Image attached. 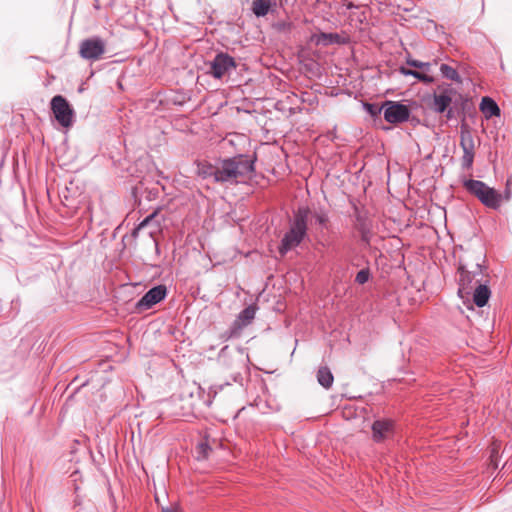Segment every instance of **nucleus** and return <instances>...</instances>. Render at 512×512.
<instances>
[{"instance_id": "1", "label": "nucleus", "mask_w": 512, "mask_h": 512, "mask_svg": "<svg viewBox=\"0 0 512 512\" xmlns=\"http://www.w3.org/2000/svg\"><path fill=\"white\" fill-rule=\"evenodd\" d=\"M254 170V160L244 155L219 159L215 164L206 161L197 163L198 176L203 179L213 177L214 182L221 184L246 182Z\"/></svg>"}, {"instance_id": "2", "label": "nucleus", "mask_w": 512, "mask_h": 512, "mask_svg": "<svg viewBox=\"0 0 512 512\" xmlns=\"http://www.w3.org/2000/svg\"><path fill=\"white\" fill-rule=\"evenodd\" d=\"M311 210L307 206H300L293 213V218L289 222V229L284 234L279 246V253L285 256L290 250L300 245L304 240L308 230V219Z\"/></svg>"}, {"instance_id": "3", "label": "nucleus", "mask_w": 512, "mask_h": 512, "mask_svg": "<svg viewBox=\"0 0 512 512\" xmlns=\"http://www.w3.org/2000/svg\"><path fill=\"white\" fill-rule=\"evenodd\" d=\"M483 271L480 263H476L473 269H468L466 265L459 263L458 267V295L461 299H467L473 289L479 283H482Z\"/></svg>"}, {"instance_id": "4", "label": "nucleus", "mask_w": 512, "mask_h": 512, "mask_svg": "<svg viewBox=\"0 0 512 512\" xmlns=\"http://www.w3.org/2000/svg\"><path fill=\"white\" fill-rule=\"evenodd\" d=\"M465 189L476 196L488 208L498 209L502 202V195L494 188L489 187L480 180L469 179L464 182Z\"/></svg>"}, {"instance_id": "5", "label": "nucleus", "mask_w": 512, "mask_h": 512, "mask_svg": "<svg viewBox=\"0 0 512 512\" xmlns=\"http://www.w3.org/2000/svg\"><path fill=\"white\" fill-rule=\"evenodd\" d=\"M51 110L57 122L68 128L72 126L75 112L69 102L61 95H56L51 100Z\"/></svg>"}, {"instance_id": "6", "label": "nucleus", "mask_w": 512, "mask_h": 512, "mask_svg": "<svg viewBox=\"0 0 512 512\" xmlns=\"http://www.w3.org/2000/svg\"><path fill=\"white\" fill-rule=\"evenodd\" d=\"M105 52L106 43L97 36L84 39L79 44V55L87 61L100 60Z\"/></svg>"}, {"instance_id": "7", "label": "nucleus", "mask_w": 512, "mask_h": 512, "mask_svg": "<svg viewBox=\"0 0 512 512\" xmlns=\"http://www.w3.org/2000/svg\"><path fill=\"white\" fill-rule=\"evenodd\" d=\"M460 147L463 150V156L461 158L462 168L469 170L472 167L474 161L475 143L471 131L465 124L461 125Z\"/></svg>"}, {"instance_id": "8", "label": "nucleus", "mask_w": 512, "mask_h": 512, "mask_svg": "<svg viewBox=\"0 0 512 512\" xmlns=\"http://www.w3.org/2000/svg\"><path fill=\"white\" fill-rule=\"evenodd\" d=\"M235 68L236 62L234 58L227 53L220 52L210 62L208 74L215 79H221Z\"/></svg>"}, {"instance_id": "9", "label": "nucleus", "mask_w": 512, "mask_h": 512, "mask_svg": "<svg viewBox=\"0 0 512 512\" xmlns=\"http://www.w3.org/2000/svg\"><path fill=\"white\" fill-rule=\"evenodd\" d=\"M383 107L384 119L391 124L405 122L410 116L409 108L402 103L386 101Z\"/></svg>"}, {"instance_id": "10", "label": "nucleus", "mask_w": 512, "mask_h": 512, "mask_svg": "<svg viewBox=\"0 0 512 512\" xmlns=\"http://www.w3.org/2000/svg\"><path fill=\"white\" fill-rule=\"evenodd\" d=\"M167 295V289L164 285H158L148 290L137 302L136 307L139 311L152 308L162 301Z\"/></svg>"}, {"instance_id": "11", "label": "nucleus", "mask_w": 512, "mask_h": 512, "mask_svg": "<svg viewBox=\"0 0 512 512\" xmlns=\"http://www.w3.org/2000/svg\"><path fill=\"white\" fill-rule=\"evenodd\" d=\"M255 314L256 308L254 306L244 308L232 323L230 327V336H238L240 331L252 322Z\"/></svg>"}, {"instance_id": "12", "label": "nucleus", "mask_w": 512, "mask_h": 512, "mask_svg": "<svg viewBox=\"0 0 512 512\" xmlns=\"http://www.w3.org/2000/svg\"><path fill=\"white\" fill-rule=\"evenodd\" d=\"M450 91H444L443 93L441 94H434L433 95V102H432V109L433 111L437 112V113H444L445 111H447V119H451L452 118V110L451 109H448L451 102H452V97L451 95L449 94Z\"/></svg>"}, {"instance_id": "13", "label": "nucleus", "mask_w": 512, "mask_h": 512, "mask_svg": "<svg viewBox=\"0 0 512 512\" xmlns=\"http://www.w3.org/2000/svg\"><path fill=\"white\" fill-rule=\"evenodd\" d=\"M392 429L393 422L391 420H376L372 425L374 440L379 442L387 438L391 434Z\"/></svg>"}, {"instance_id": "14", "label": "nucleus", "mask_w": 512, "mask_h": 512, "mask_svg": "<svg viewBox=\"0 0 512 512\" xmlns=\"http://www.w3.org/2000/svg\"><path fill=\"white\" fill-rule=\"evenodd\" d=\"M312 41L316 45L329 46L331 44H344L345 38L338 33H320L312 36Z\"/></svg>"}, {"instance_id": "15", "label": "nucleus", "mask_w": 512, "mask_h": 512, "mask_svg": "<svg viewBox=\"0 0 512 512\" xmlns=\"http://www.w3.org/2000/svg\"><path fill=\"white\" fill-rule=\"evenodd\" d=\"M473 302L478 307H484L491 295V291L486 284L479 283L472 291Z\"/></svg>"}, {"instance_id": "16", "label": "nucleus", "mask_w": 512, "mask_h": 512, "mask_svg": "<svg viewBox=\"0 0 512 512\" xmlns=\"http://www.w3.org/2000/svg\"><path fill=\"white\" fill-rule=\"evenodd\" d=\"M480 110L486 116L490 118L493 116L500 115V108L497 103L490 97H483L480 103Z\"/></svg>"}, {"instance_id": "17", "label": "nucleus", "mask_w": 512, "mask_h": 512, "mask_svg": "<svg viewBox=\"0 0 512 512\" xmlns=\"http://www.w3.org/2000/svg\"><path fill=\"white\" fill-rule=\"evenodd\" d=\"M317 381L325 389H329L334 381V376L327 366H322L317 371Z\"/></svg>"}, {"instance_id": "18", "label": "nucleus", "mask_w": 512, "mask_h": 512, "mask_svg": "<svg viewBox=\"0 0 512 512\" xmlns=\"http://www.w3.org/2000/svg\"><path fill=\"white\" fill-rule=\"evenodd\" d=\"M271 8L270 0H253L251 10L256 17H264Z\"/></svg>"}, {"instance_id": "19", "label": "nucleus", "mask_w": 512, "mask_h": 512, "mask_svg": "<svg viewBox=\"0 0 512 512\" xmlns=\"http://www.w3.org/2000/svg\"><path fill=\"white\" fill-rule=\"evenodd\" d=\"M310 215H312L317 225H319L321 228H327L329 217L325 210H315L313 213L311 212Z\"/></svg>"}, {"instance_id": "20", "label": "nucleus", "mask_w": 512, "mask_h": 512, "mask_svg": "<svg viewBox=\"0 0 512 512\" xmlns=\"http://www.w3.org/2000/svg\"><path fill=\"white\" fill-rule=\"evenodd\" d=\"M440 71H441L443 77H445L447 79H450V80H453L456 82L461 81L457 70L447 64H441Z\"/></svg>"}, {"instance_id": "21", "label": "nucleus", "mask_w": 512, "mask_h": 512, "mask_svg": "<svg viewBox=\"0 0 512 512\" xmlns=\"http://www.w3.org/2000/svg\"><path fill=\"white\" fill-rule=\"evenodd\" d=\"M369 278H370V270H369V268H364V269H361L357 273V275L355 277V282L360 285H363L366 282H368Z\"/></svg>"}, {"instance_id": "22", "label": "nucleus", "mask_w": 512, "mask_h": 512, "mask_svg": "<svg viewBox=\"0 0 512 512\" xmlns=\"http://www.w3.org/2000/svg\"><path fill=\"white\" fill-rule=\"evenodd\" d=\"M407 64L412 67L422 69L426 72H428L431 67V64L429 62H422V61L414 60V59H408Z\"/></svg>"}, {"instance_id": "23", "label": "nucleus", "mask_w": 512, "mask_h": 512, "mask_svg": "<svg viewBox=\"0 0 512 512\" xmlns=\"http://www.w3.org/2000/svg\"><path fill=\"white\" fill-rule=\"evenodd\" d=\"M364 106L367 113H369L373 117L378 116L381 113L382 109H384L383 106L380 107L378 104L366 103Z\"/></svg>"}, {"instance_id": "24", "label": "nucleus", "mask_w": 512, "mask_h": 512, "mask_svg": "<svg viewBox=\"0 0 512 512\" xmlns=\"http://www.w3.org/2000/svg\"><path fill=\"white\" fill-rule=\"evenodd\" d=\"M197 450L199 454L198 458H206L210 451V447L207 443L201 442L197 445Z\"/></svg>"}, {"instance_id": "25", "label": "nucleus", "mask_w": 512, "mask_h": 512, "mask_svg": "<svg viewBox=\"0 0 512 512\" xmlns=\"http://www.w3.org/2000/svg\"><path fill=\"white\" fill-rule=\"evenodd\" d=\"M414 78L426 84L432 83L434 81V78L432 76L428 75L427 73L418 71H416V75H414Z\"/></svg>"}, {"instance_id": "26", "label": "nucleus", "mask_w": 512, "mask_h": 512, "mask_svg": "<svg viewBox=\"0 0 512 512\" xmlns=\"http://www.w3.org/2000/svg\"><path fill=\"white\" fill-rule=\"evenodd\" d=\"M156 213H152L148 215L143 221L140 222V224L137 226V228L134 230V234L142 230L144 227L149 225L151 221L154 219Z\"/></svg>"}, {"instance_id": "27", "label": "nucleus", "mask_w": 512, "mask_h": 512, "mask_svg": "<svg viewBox=\"0 0 512 512\" xmlns=\"http://www.w3.org/2000/svg\"><path fill=\"white\" fill-rule=\"evenodd\" d=\"M400 73L405 76H413L416 75V70H411L405 67H400Z\"/></svg>"}, {"instance_id": "28", "label": "nucleus", "mask_w": 512, "mask_h": 512, "mask_svg": "<svg viewBox=\"0 0 512 512\" xmlns=\"http://www.w3.org/2000/svg\"><path fill=\"white\" fill-rule=\"evenodd\" d=\"M227 352H228V346L223 347L220 351V357H224Z\"/></svg>"}, {"instance_id": "29", "label": "nucleus", "mask_w": 512, "mask_h": 512, "mask_svg": "<svg viewBox=\"0 0 512 512\" xmlns=\"http://www.w3.org/2000/svg\"><path fill=\"white\" fill-rule=\"evenodd\" d=\"M162 512H179L173 508H169V507H166V508H162Z\"/></svg>"}]
</instances>
